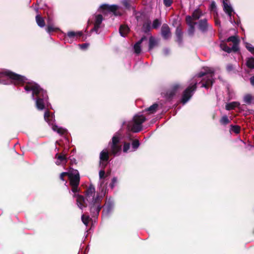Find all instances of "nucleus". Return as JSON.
Wrapping results in <instances>:
<instances>
[{
  "label": "nucleus",
  "mask_w": 254,
  "mask_h": 254,
  "mask_svg": "<svg viewBox=\"0 0 254 254\" xmlns=\"http://www.w3.org/2000/svg\"><path fill=\"white\" fill-rule=\"evenodd\" d=\"M24 89L27 92L32 91L33 98L36 96V107L38 110H43L45 108V102L48 99L46 91L35 82H27Z\"/></svg>",
  "instance_id": "1"
},
{
  "label": "nucleus",
  "mask_w": 254,
  "mask_h": 254,
  "mask_svg": "<svg viewBox=\"0 0 254 254\" xmlns=\"http://www.w3.org/2000/svg\"><path fill=\"white\" fill-rule=\"evenodd\" d=\"M6 77L10 79L11 80V82L15 85H22L27 79L24 76L10 70H5L0 72V84H7V81L5 80Z\"/></svg>",
  "instance_id": "2"
},
{
  "label": "nucleus",
  "mask_w": 254,
  "mask_h": 254,
  "mask_svg": "<svg viewBox=\"0 0 254 254\" xmlns=\"http://www.w3.org/2000/svg\"><path fill=\"white\" fill-rule=\"evenodd\" d=\"M214 72L212 69L207 68L204 72L201 71L197 74L198 77L204 76L200 83H202L201 87L208 89L212 86L214 82Z\"/></svg>",
  "instance_id": "3"
},
{
  "label": "nucleus",
  "mask_w": 254,
  "mask_h": 254,
  "mask_svg": "<svg viewBox=\"0 0 254 254\" xmlns=\"http://www.w3.org/2000/svg\"><path fill=\"white\" fill-rule=\"evenodd\" d=\"M102 199V196H99L97 194L96 198L94 200L88 202L91 215L92 217H97L98 216L99 212L103 207V206L101 205Z\"/></svg>",
  "instance_id": "4"
},
{
  "label": "nucleus",
  "mask_w": 254,
  "mask_h": 254,
  "mask_svg": "<svg viewBox=\"0 0 254 254\" xmlns=\"http://www.w3.org/2000/svg\"><path fill=\"white\" fill-rule=\"evenodd\" d=\"M197 88V83L190 85L183 92L181 102L185 104L192 96Z\"/></svg>",
  "instance_id": "5"
},
{
  "label": "nucleus",
  "mask_w": 254,
  "mask_h": 254,
  "mask_svg": "<svg viewBox=\"0 0 254 254\" xmlns=\"http://www.w3.org/2000/svg\"><path fill=\"white\" fill-rule=\"evenodd\" d=\"M120 138L117 135H114L112 138V141L109 143L110 146V155L115 156L118 153L121 151L122 146L119 144Z\"/></svg>",
  "instance_id": "6"
},
{
  "label": "nucleus",
  "mask_w": 254,
  "mask_h": 254,
  "mask_svg": "<svg viewBox=\"0 0 254 254\" xmlns=\"http://www.w3.org/2000/svg\"><path fill=\"white\" fill-rule=\"evenodd\" d=\"M146 120V118L142 115H135L133 118V125L131 130L134 132H138L142 129V124Z\"/></svg>",
  "instance_id": "7"
},
{
  "label": "nucleus",
  "mask_w": 254,
  "mask_h": 254,
  "mask_svg": "<svg viewBox=\"0 0 254 254\" xmlns=\"http://www.w3.org/2000/svg\"><path fill=\"white\" fill-rule=\"evenodd\" d=\"M100 9L104 14L112 13L115 16L121 15V13L118 11L119 6L116 4H103L100 5Z\"/></svg>",
  "instance_id": "8"
},
{
  "label": "nucleus",
  "mask_w": 254,
  "mask_h": 254,
  "mask_svg": "<svg viewBox=\"0 0 254 254\" xmlns=\"http://www.w3.org/2000/svg\"><path fill=\"white\" fill-rule=\"evenodd\" d=\"M68 179L69 180V185L71 187L72 191L76 193L78 192L80 190L78 186L80 183V175L76 174L74 176L71 174H69Z\"/></svg>",
  "instance_id": "9"
},
{
  "label": "nucleus",
  "mask_w": 254,
  "mask_h": 254,
  "mask_svg": "<svg viewBox=\"0 0 254 254\" xmlns=\"http://www.w3.org/2000/svg\"><path fill=\"white\" fill-rule=\"evenodd\" d=\"M180 88L181 85L179 83L173 84L165 93V97L166 99L171 100Z\"/></svg>",
  "instance_id": "10"
},
{
  "label": "nucleus",
  "mask_w": 254,
  "mask_h": 254,
  "mask_svg": "<svg viewBox=\"0 0 254 254\" xmlns=\"http://www.w3.org/2000/svg\"><path fill=\"white\" fill-rule=\"evenodd\" d=\"M96 198L95 187L93 184H90L85 191V199L88 202H90Z\"/></svg>",
  "instance_id": "11"
},
{
  "label": "nucleus",
  "mask_w": 254,
  "mask_h": 254,
  "mask_svg": "<svg viewBox=\"0 0 254 254\" xmlns=\"http://www.w3.org/2000/svg\"><path fill=\"white\" fill-rule=\"evenodd\" d=\"M103 20L102 15L99 14L95 15V22L93 28L91 29L90 32H95L96 34H99V29L100 28L101 24Z\"/></svg>",
  "instance_id": "12"
},
{
  "label": "nucleus",
  "mask_w": 254,
  "mask_h": 254,
  "mask_svg": "<svg viewBox=\"0 0 254 254\" xmlns=\"http://www.w3.org/2000/svg\"><path fill=\"white\" fill-rule=\"evenodd\" d=\"M161 34L163 38L168 40L171 38L172 33L171 29L167 24L164 23L161 28Z\"/></svg>",
  "instance_id": "13"
},
{
  "label": "nucleus",
  "mask_w": 254,
  "mask_h": 254,
  "mask_svg": "<svg viewBox=\"0 0 254 254\" xmlns=\"http://www.w3.org/2000/svg\"><path fill=\"white\" fill-rule=\"evenodd\" d=\"M175 41L179 44V46H181L183 42V32L182 28L181 26L177 27L175 30Z\"/></svg>",
  "instance_id": "14"
},
{
  "label": "nucleus",
  "mask_w": 254,
  "mask_h": 254,
  "mask_svg": "<svg viewBox=\"0 0 254 254\" xmlns=\"http://www.w3.org/2000/svg\"><path fill=\"white\" fill-rule=\"evenodd\" d=\"M209 26L206 18L200 19L198 22V28L202 33H206L208 31Z\"/></svg>",
  "instance_id": "15"
},
{
  "label": "nucleus",
  "mask_w": 254,
  "mask_h": 254,
  "mask_svg": "<svg viewBox=\"0 0 254 254\" xmlns=\"http://www.w3.org/2000/svg\"><path fill=\"white\" fill-rule=\"evenodd\" d=\"M227 42H232L233 43V52L236 53L239 51V44L240 40L238 37L235 36H232L227 39Z\"/></svg>",
  "instance_id": "16"
},
{
  "label": "nucleus",
  "mask_w": 254,
  "mask_h": 254,
  "mask_svg": "<svg viewBox=\"0 0 254 254\" xmlns=\"http://www.w3.org/2000/svg\"><path fill=\"white\" fill-rule=\"evenodd\" d=\"M73 197H76L77 204L80 209H82V207L87 206L85 203V198L83 195L74 193Z\"/></svg>",
  "instance_id": "17"
},
{
  "label": "nucleus",
  "mask_w": 254,
  "mask_h": 254,
  "mask_svg": "<svg viewBox=\"0 0 254 254\" xmlns=\"http://www.w3.org/2000/svg\"><path fill=\"white\" fill-rule=\"evenodd\" d=\"M110 155V152L107 150H103L100 153V160L102 163L106 162L108 163L109 160V155Z\"/></svg>",
  "instance_id": "18"
},
{
  "label": "nucleus",
  "mask_w": 254,
  "mask_h": 254,
  "mask_svg": "<svg viewBox=\"0 0 254 254\" xmlns=\"http://www.w3.org/2000/svg\"><path fill=\"white\" fill-rule=\"evenodd\" d=\"M114 207L113 203L110 201L109 200L107 201L105 205L104 208L103 210V213H105L106 214H109L112 211Z\"/></svg>",
  "instance_id": "19"
},
{
  "label": "nucleus",
  "mask_w": 254,
  "mask_h": 254,
  "mask_svg": "<svg viewBox=\"0 0 254 254\" xmlns=\"http://www.w3.org/2000/svg\"><path fill=\"white\" fill-rule=\"evenodd\" d=\"M129 31V28L127 25H122L119 28V32L121 35L123 37H126Z\"/></svg>",
  "instance_id": "20"
},
{
  "label": "nucleus",
  "mask_w": 254,
  "mask_h": 254,
  "mask_svg": "<svg viewBox=\"0 0 254 254\" xmlns=\"http://www.w3.org/2000/svg\"><path fill=\"white\" fill-rule=\"evenodd\" d=\"M35 19L37 25L40 27H44L45 26V22L44 19L40 15L37 14L35 17Z\"/></svg>",
  "instance_id": "21"
},
{
  "label": "nucleus",
  "mask_w": 254,
  "mask_h": 254,
  "mask_svg": "<svg viewBox=\"0 0 254 254\" xmlns=\"http://www.w3.org/2000/svg\"><path fill=\"white\" fill-rule=\"evenodd\" d=\"M223 10L229 16H231L233 9L230 5H229L225 1L223 2Z\"/></svg>",
  "instance_id": "22"
},
{
  "label": "nucleus",
  "mask_w": 254,
  "mask_h": 254,
  "mask_svg": "<svg viewBox=\"0 0 254 254\" xmlns=\"http://www.w3.org/2000/svg\"><path fill=\"white\" fill-rule=\"evenodd\" d=\"M240 105V103L238 102H232L226 105L225 109L228 111L232 110L236 107H238Z\"/></svg>",
  "instance_id": "23"
},
{
  "label": "nucleus",
  "mask_w": 254,
  "mask_h": 254,
  "mask_svg": "<svg viewBox=\"0 0 254 254\" xmlns=\"http://www.w3.org/2000/svg\"><path fill=\"white\" fill-rule=\"evenodd\" d=\"M157 45V42L155 38L151 36L149 39V47L148 50L150 51L152 50Z\"/></svg>",
  "instance_id": "24"
},
{
  "label": "nucleus",
  "mask_w": 254,
  "mask_h": 254,
  "mask_svg": "<svg viewBox=\"0 0 254 254\" xmlns=\"http://www.w3.org/2000/svg\"><path fill=\"white\" fill-rule=\"evenodd\" d=\"M151 21L150 20H148L146 22H145L142 25V30L143 31L147 33L150 31L151 29Z\"/></svg>",
  "instance_id": "25"
},
{
  "label": "nucleus",
  "mask_w": 254,
  "mask_h": 254,
  "mask_svg": "<svg viewBox=\"0 0 254 254\" xmlns=\"http://www.w3.org/2000/svg\"><path fill=\"white\" fill-rule=\"evenodd\" d=\"M46 31L49 33H51L54 32H58L60 31V29L58 27H55L53 26V24H51L49 22L46 29Z\"/></svg>",
  "instance_id": "26"
},
{
  "label": "nucleus",
  "mask_w": 254,
  "mask_h": 254,
  "mask_svg": "<svg viewBox=\"0 0 254 254\" xmlns=\"http://www.w3.org/2000/svg\"><path fill=\"white\" fill-rule=\"evenodd\" d=\"M158 108V104L157 103H154L149 107L146 108L145 111L149 112L150 114H154L156 112Z\"/></svg>",
  "instance_id": "27"
},
{
  "label": "nucleus",
  "mask_w": 254,
  "mask_h": 254,
  "mask_svg": "<svg viewBox=\"0 0 254 254\" xmlns=\"http://www.w3.org/2000/svg\"><path fill=\"white\" fill-rule=\"evenodd\" d=\"M82 35L81 32H75L74 31H69L67 33V36L70 38H72L75 37H80Z\"/></svg>",
  "instance_id": "28"
},
{
  "label": "nucleus",
  "mask_w": 254,
  "mask_h": 254,
  "mask_svg": "<svg viewBox=\"0 0 254 254\" xmlns=\"http://www.w3.org/2000/svg\"><path fill=\"white\" fill-rule=\"evenodd\" d=\"M202 15V12L199 9L195 10L192 14V17L194 20L198 19Z\"/></svg>",
  "instance_id": "29"
},
{
  "label": "nucleus",
  "mask_w": 254,
  "mask_h": 254,
  "mask_svg": "<svg viewBox=\"0 0 254 254\" xmlns=\"http://www.w3.org/2000/svg\"><path fill=\"white\" fill-rule=\"evenodd\" d=\"M246 65L250 69H254V58H248L246 62Z\"/></svg>",
  "instance_id": "30"
},
{
  "label": "nucleus",
  "mask_w": 254,
  "mask_h": 254,
  "mask_svg": "<svg viewBox=\"0 0 254 254\" xmlns=\"http://www.w3.org/2000/svg\"><path fill=\"white\" fill-rule=\"evenodd\" d=\"M220 47L222 50L228 53H230L232 51L233 52V47L230 48L228 47L226 44L224 43L220 44Z\"/></svg>",
  "instance_id": "31"
},
{
  "label": "nucleus",
  "mask_w": 254,
  "mask_h": 254,
  "mask_svg": "<svg viewBox=\"0 0 254 254\" xmlns=\"http://www.w3.org/2000/svg\"><path fill=\"white\" fill-rule=\"evenodd\" d=\"M230 123V120L226 115L222 117L220 120V123L222 125L226 126Z\"/></svg>",
  "instance_id": "32"
},
{
  "label": "nucleus",
  "mask_w": 254,
  "mask_h": 254,
  "mask_svg": "<svg viewBox=\"0 0 254 254\" xmlns=\"http://www.w3.org/2000/svg\"><path fill=\"white\" fill-rule=\"evenodd\" d=\"M53 129L57 131L58 133L60 134H64L66 130L62 127H59L58 126L56 125H54L53 126Z\"/></svg>",
  "instance_id": "33"
},
{
  "label": "nucleus",
  "mask_w": 254,
  "mask_h": 254,
  "mask_svg": "<svg viewBox=\"0 0 254 254\" xmlns=\"http://www.w3.org/2000/svg\"><path fill=\"white\" fill-rule=\"evenodd\" d=\"M241 130V127L238 125H231L230 131H233L236 134L240 133Z\"/></svg>",
  "instance_id": "34"
},
{
  "label": "nucleus",
  "mask_w": 254,
  "mask_h": 254,
  "mask_svg": "<svg viewBox=\"0 0 254 254\" xmlns=\"http://www.w3.org/2000/svg\"><path fill=\"white\" fill-rule=\"evenodd\" d=\"M197 24V22H195L192 24H191L190 25H189V27L188 29V34L190 36H193L194 33L195 28L194 26L195 24Z\"/></svg>",
  "instance_id": "35"
},
{
  "label": "nucleus",
  "mask_w": 254,
  "mask_h": 254,
  "mask_svg": "<svg viewBox=\"0 0 254 254\" xmlns=\"http://www.w3.org/2000/svg\"><path fill=\"white\" fill-rule=\"evenodd\" d=\"M253 98L250 94H246L244 97V101L247 104H251Z\"/></svg>",
  "instance_id": "36"
},
{
  "label": "nucleus",
  "mask_w": 254,
  "mask_h": 254,
  "mask_svg": "<svg viewBox=\"0 0 254 254\" xmlns=\"http://www.w3.org/2000/svg\"><path fill=\"white\" fill-rule=\"evenodd\" d=\"M81 220L84 224L87 226L89 223L90 217L88 215L83 214L81 216Z\"/></svg>",
  "instance_id": "37"
},
{
  "label": "nucleus",
  "mask_w": 254,
  "mask_h": 254,
  "mask_svg": "<svg viewBox=\"0 0 254 254\" xmlns=\"http://www.w3.org/2000/svg\"><path fill=\"white\" fill-rule=\"evenodd\" d=\"M122 4L127 9H129L131 7L130 0H122Z\"/></svg>",
  "instance_id": "38"
},
{
  "label": "nucleus",
  "mask_w": 254,
  "mask_h": 254,
  "mask_svg": "<svg viewBox=\"0 0 254 254\" xmlns=\"http://www.w3.org/2000/svg\"><path fill=\"white\" fill-rule=\"evenodd\" d=\"M161 22L158 19H155L153 21L152 28L153 29H157L161 25Z\"/></svg>",
  "instance_id": "39"
},
{
  "label": "nucleus",
  "mask_w": 254,
  "mask_h": 254,
  "mask_svg": "<svg viewBox=\"0 0 254 254\" xmlns=\"http://www.w3.org/2000/svg\"><path fill=\"white\" fill-rule=\"evenodd\" d=\"M140 143L138 140L135 139L133 140L132 142V147L134 149L136 150L138 148L139 146Z\"/></svg>",
  "instance_id": "40"
},
{
  "label": "nucleus",
  "mask_w": 254,
  "mask_h": 254,
  "mask_svg": "<svg viewBox=\"0 0 254 254\" xmlns=\"http://www.w3.org/2000/svg\"><path fill=\"white\" fill-rule=\"evenodd\" d=\"M246 48L252 54H254V47H252L251 44L247 43L246 44Z\"/></svg>",
  "instance_id": "41"
},
{
  "label": "nucleus",
  "mask_w": 254,
  "mask_h": 254,
  "mask_svg": "<svg viewBox=\"0 0 254 254\" xmlns=\"http://www.w3.org/2000/svg\"><path fill=\"white\" fill-rule=\"evenodd\" d=\"M192 16H187L186 17V21L188 25H190L192 24L195 22L192 21Z\"/></svg>",
  "instance_id": "42"
},
{
  "label": "nucleus",
  "mask_w": 254,
  "mask_h": 254,
  "mask_svg": "<svg viewBox=\"0 0 254 254\" xmlns=\"http://www.w3.org/2000/svg\"><path fill=\"white\" fill-rule=\"evenodd\" d=\"M134 52L137 54H139L141 52V48H140V45H138L137 44H135L134 45Z\"/></svg>",
  "instance_id": "43"
},
{
  "label": "nucleus",
  "mask_w": 254,
  "mask_h": 254,
  "mask_svg": "<svg viewBox=\"0 0 254 254\" xmlns=\"http://www.w3.org/2000/svg\"><path fill=\"white\" fill-rule=\"evenodd\" d=\"M130 148V143L128 142H125L123 146V151L127 152Z\"/></svg>",
  "instance_id": "44"
},
{
  "label": "nucleus",
  "mask_w": 254,
  "mask_h": 254,
  "mask_svg": "<svg viewBox=\"0 0 254 254\" xmlns=\"http://www.w3.org/2000/svg\"><path fill=\"white\" fill-rule=\"evenodd\" d=\"M68 173L67 172H63L60 175V179L63 181H64V177L65 176H67L68 177Z\"/></svg>",
  "instance_id": "45"
},
{
  "label": "nucleus",
  "mask_w": 254,
  "mask_h": 254,
  "mask_svg": "<svg viewBox=\"0 0 254 254\" xmlns=\"http://www.w3.org/2000/svg\"><path fill=\"white\" fill-rule=\"evenodd\" d=\"M163 3L166 7H170L173 3L172 0H163Z\"/></svg>",
  "instance_id": "46"
},
{
  "label": "nucleus",
  "mask_w": 254,
  "mask_h": 254,
  "mask_svg": "<svg viewBox=\"0 0 254 254\" xmlns=\"http://www.w3.org/2000/svg\"><path fill=\"white\" fill-rule=\"evenodd\" d=\"M216 9V4L214 1H212L210 6V9L212 11H215Z\"/></svg>",
  "instance_id": "47"
},
{
  "label": "nucleus",
  "mask_w": 254,
  "mask_h": 254,
  "mask_svg": "<svg viewBox=\"0 0 254 254\" xmlns=\"http://www.w3.org/2000/svg\"><path fill=\"white\" fill-rule=\"evenodd\" d=\"M57 155H58V159L62 162L66 160V157L64 155H58V154H57L56 156Z\"/></svg>",
  "instance_id": "48"
},
{
  "label": "nucleus",
  "mask_w": 254,
  "mask_h": 254,
  "mask_svg": "<svg viewBox=\"0 0 254 254\" xmlns=\"http://www.w3.org/2000/svg\"><path fill=\"white\" fill-rule=\"evenodd\" d=\"M50 117V113L49 111H47L44 113V118L46 120H50L49 118Z\"/></svg>",
  "instance_id": "49"
},
{
  "label": "nucleus",
  "mask_w": 254,
  "mask_h": 254,
  "mask_svg": "<svg viewBox=\"0 0 254 254\" xmlns=\"http://www.w3.org/2000/svg\"><path fill=\"white\" fill-rule=\"evenodd\" d=\"M105 177V172L104 170H101L99 172V178L100 179H103Z\"/></svg>",
  "instance_id": "50"
},
{
  "label": "nucleus",
  "mask_w": 254,
  "mask_h": 254,
  "mask_svg": "<svg viewBox=\"0 0 254 254\" xmlns=\"http://www.w3.org/2000/svg\"><path fill=\"white\" fill-rule=\"evenodd\" d=\"M147 39V38L145 36H143L140 40H139L137 43H135V44H137L138 45H140L142 43V42L145 40Z\"/></svg>",
  "instance_id": "51"
},
{
  "label": "nucleus",
  "mask_w": 254,
  "mask_h": 254,
  "mask_svg": "<svg viewBox=\"0 0 254 254\" xmlns=\"http://www.w3.org/2000/svg\"><path fill=\"white\" fill-rule=\"evenodd\" d=\"M147 39V38L145 36H143L140 40H139L137 43H135V44H137L138 45H140L142 43V42L145 40Z\"/></svg>",
  "instance_id": "52"
},
{
  "label": "nucleus",
  "mask_w": 254,
  "mask_h": 254,
  "mask_svg": "<svg viewBox=\"0 0 254 254\" xmlns=\"http://www.w3.org/2000/svg\"><path fill=\"white\" fill-rule=\"evenodd\" d=\"M117 179L116 178L114 177L112 180V183L110 184V186L111 188H113L114 187L115 184L117 182Z\"/></svg>",
  "instance_id": "53"
},
{
  "label": "nucleus",
  "mask_w": 254,
  "mask_h": 254,
  "mask_svg": "<svg viewBox=\"0 0 254 254\" xmlns=\"http://www.w3.org/2000/svg\"><path fill=\"white\" fill-rule=\"evenodd\" d=\"M68 173V174H72L73 176H74L75 175H76V174H79L78 170H74V169H72L71 171H69Z\"/></svg>",
  "instance_id": "54"
},
{
  "label": "nucleus",
  "mask_w": 254,
  "mask_h": 254,
  "mask_svg": "<svg viewBox=\"0 0 254 254\" xmlns=\"http://www.w3.org/2000/svg\"><path fill=\"white\" fill-rule=\"evenodd\" d=\"M227 69L228 71H231L233 69V66L232 64H228L227 66Z\"/></svg>",
  "instance_id": "55"
},
{
  "label": "nucleus",
  "mask_w": 254,
  "mask_h": 254,
  "mask_svg": "<svg viewBox=\"0 0 254 254\" xmlns=\"http://www.w3.org/2000/svg\"><path fill=\"white\" fill-rule=\"evenodd\" d=\"M250 82L252 85L254 86V76L250 78Z\"/></svg>",
  "instance_id": "56"
},
{
  "label": "nucleus",
  "mask_w": 254,
  "mask_h": 254,
  "mask_svg": "<svg viewBox=\"0 0 254 254\" xmlns=\"http://www.w3.org/2000/svg\"><path fill=\"white\" fill-rule=\"evenodd\" d=\"M88 44H86V43L83 44L81 45V46L82 48H86L88 47Z\"/></svg>",
  "instance_id": "57"
},
{
  "label": "nucleus",
  "mask_w": 254,
  "mask_h": 254,
  "mask_svg": "<svg viewBox=\"0 0 254 254\" xmlns=\"http://www.w3.org/2000/svg\"><path fill=\"white\" fill-rule=\"evenodd\" d=\"M215 24L216 25H220V21L219 20H216L215 21Z\"/></svg>",
  "instance_id": "58"
},
{
  "label": "nucleus",
  "mask_w": 254,
  "mask_h": 254,
  "mask_svg": "<svg viewBox=\"0 0 254 254\" xmlns=\"http://www.w3.org/2000/svg\"><path fill=\"white\" fill-rule=\"evenodd\" d=\"M50 22L51 24H52V20L50 18V17H48V20H47V24H48V22Z\"/></svg>",
  "instance_id": "59"
}]
</instances>
